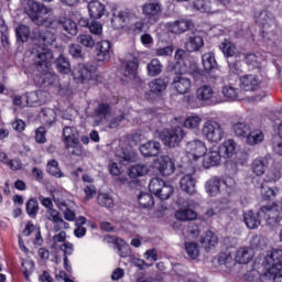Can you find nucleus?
<instances>
[{
  "mask_svg": "<svg viewBox=\"0 0 282 282\" xmlns=\"http://www.w3.org/2000/svg\"><path fill=\"white\" fill-rule=\"evenodd\" d=\"M142 14L152 21H158L162 14V4L160 2H147L141 7Z\"/></svg>",
  "mask_w": 282,
  "mask_h": 282,
  "instance_id": "obj_25",
  "label": "nucleus"
},
{
  "mask_svg": "<svg viewBox=\"0 0 282 282\" xmlns=\"http://www.w3.org/2000/svg\"><path fill=\"white\" fill-rule=\"evenodd\" d=\"M240 61H246L248 65H251L252 67H261V62L263 58L261 56H257L256 54H246L240 53Z\"/></svg>",
  "mask_w": 282,
  "mask_h": 282,
  "instance_id": "obj_49",
  "label": "nucleus"
},
{
  "mask_svg": "<svg viewBox=\"0 0 282 282\" xmlns=\"http://www.w3.org/2000/svg\"><path fill=\"white\" fill-rule=\"evenodd\" d=\"M134 21H138V13L135 10L126 9L119 11L117 14L113 13L111 18V25L113 30H124V28H129Z\"/></svg>",
  "mask_w": 282,
  "mask_h": 282,
  "instance_id": "obj_9",
  "label": "nucleus"
},
{
  "mask_svg": "<svg viewBox=\"0 0 282 282\" xmlns=\"http://www.w3.org/2000/svg\"><path fill=\"white\" fill-rule=\"evenodd\" d=\"M181 74H189L194 78H198L200 75L199 67L197 66V62L193 59H186L184 65L180 68Z\"/></svg>",
  "mask_w": 282,
  "mask_h": 282,
  "instance_id": "obj_38",
  "label": "nucleus"
},
{
  "mask_svg": "<svg viewBox=\"0 0 282 282\" xmlns=\"http://www.w3.org/2000/svg\"><path fill=\"white\" fill-rule=\"evenodd\" d=\"M26 213L30 217H36L39 213V200L31 198L26 203Z\"/></svg>",
  "mask_w": 282,
  "mask_h": 282,
  "instance_id": "obj_63",
  "label": "nucleus"
},
{
  "mask_svg": "<svg viewBox=\"0 0 282 282\" xmlns=\"http://www.w3.org/2000/svg\"><path fill=\"white\" fill-rule=\"evenodd\" d=\"M281 180V165L274 164L267 173V182H279Z\"/></svg>",
  "mask_w": 282,
  "mask_h": 282,
  "instance_id": "obj_55",
  "label": "nucleus"
},
{
  "mask_svg": "<svg viewBox=\"0 0 282 282\" xmlns=\"http://www.w3.org/2000/svg\"><path fill=\"white\" fill-rule=\"evenodd\" d=\"M264 272L261 274L257 270H252L246 274L247 281H275L282 282V249L273 248L265 254Z\"/></svg>",
  "mask_w": 282,
  "mask_h": 282,
  "instance_id": "obj_1",
  "label": "nucleus"
},
{
  "mask_svg": "<svg viewBox=\"0 0 282 282\" xmlns=\"http://www.w3.org/2000/svg\"><path fill=\"white\" fill-rule=\"evenodd\" d=\"M206 151H208L206 142L199 139L189 141L185 145V155L189 162H198Z\"/></svg>",
  "mask_w": 282,
  "mask_h": 282,
  "instance_id": "obj_12",
  "label": "nucleus"
},
{
  "mask_svg": "<svg viewBox=\"0 0 282 282\" xmlns=\"http://www.w3.org/2000/svg\"><path fill=\"white\" fill-rule=\"evenodd\" d=\"M150 87V91H152V94H162L163 91H166V87H169V85L166 84V82L162 78H158L152 80L149 84Z\"/></svg>",
  "mask_w": 282,
  "mask_h": 282,
  "instance_id": "obj_50",
  "label": "nucleus"
},
{
  "mask_svg": "<svg viewBox=\"0 0 282 282\" xmlns=\"http://www.w3.org/2000/svg\"><path fill=\"white\" fill-rule=\"evenodd\" d=\"M200 243L205 250H213L219 243V238L213 231H206L200 236Z\"/></svg>",
  "mask_w": 282,
  "mask_h": 282,
  "instance_id": "obj_34",
  "label": "nucleus"
},
{
  "mask_svg": "<svg viewBox=\"0 0 282 282\" xmlns=\"http://www.w3.org/2000/svg\"><path fill=\"white\" fill-rule=\"evenodd\" d=\"M153 166L163 177H169V175L175 173V163H173V160L169 155L160 156L154 161Z\"/></svg>",
  "mask_w": 282,
  "mask_h": 282,
  "instance_id": "obj_16",
  "label": "nucleus"
},
{
  "mask_svg": "<svg viewBox=\"0 0 282 282\" xmlns=\"http://www.w3.org/2000/svg\"><path fill=\"white\" fill-rule=\"evenodd\" d=\"M42 116L44 118L43 121L46 124H52L56 120V112H54V110H52L50 108L42 110Z\"/></svg>",
  "mask_w": 282,
  "mask_h": 282,
  "instance_id": "obj_64",
  "label": "nucleus"
},
{
  "mask_svg": "<svg viewBox=\"0 0 282 282\" xmlns=\"http://www.w3.org/2000/svg\"><path fill=\"white\" fill-rule=\"evenodd\" d=\"M138 202L141 208H153V205L155 204L153 196L144 192L138 196Z\"/></svg>",
  "mask_w": 282,
  "mask_h": 282,
  "instance_id": "obj_53",
  "label": "nucleus"
},
{
  "mask_svg": "<svg viewBox=\"0 0 282 282\" xmlns=\"http://www.w3.org/2000/svg\"><path fill=\"white\" fill-rule=\"evenodd\" d=\"M96 62L98 65H105L106 63H109L111 58V43L109 41H100L96 45Z\"/></svg>",
  "mask_w": 282,
  "mask_h": 282,
  "instance_id": "obj_18",
  "label": "nucleus"
},
{
  "mask_svg": "<svg viewBox=\"0 0 282 282\" xmlns=\"http://www.w3.org/2000/svg\"><path fill=\"white\" fill-rule=\"evenodd\" d=\"M64 144H72L78 142V130L74 127H64L63 129Z\"/></svg>",
  "mask_w": 282,
  "mask_h": 282,
  "instance_id": "obj_43",
  "label": "nucleus"
},
{
  "mask_svg": "<svg viewBox=\"0 0 282 282\" xmlns=\"http://www.w3.org/2000/svg\"><path fill=\"white\" fill-rule=\"evenodd\" d=\"M221 188V180L217 176L212 177L205 184V191L210 197H217Z\"/></svg>",
  "mask_w": 282,
  "mask_h": 282,
  "instance_id": "obj_36",
  "label": "nucleus"
},
{
  "mask_svg": "<svg viewBox=\"0 0 282 282\" xmlns=\"http://www.w3.org/2000/svg\"><path fill=\"white\" fill-rule=\"evenodd\" d=\"M260 193L263 199H272L275 195H279V188L268 187V185L260 186Z\"/></svg>",
  "mask_w": 282,
  "mask_h": 282,
  "instance_id": "obj_58",
  "label": "nucleus"
},
{
  "mask_svg": "<svg viewBox=\"0 0 282 282\" xmlns=\"http://www.w3.org/2000/svg\"><path fill=\"white\" fill-rule=\"evenodd\" d=\"M162 62H160V59H151V62L147 66L148 75H150L151 77L160 76V74H162Z\"/></svg>",
  "mask_w": 282,
  "mask_h": 282,
  "instance_id": "obj_48",
  "label": "nucleus"
},
{
  "mask_svg": "<svg viewBox=\"0 0 282 282\" xmlns=\"http://www.w3.org/2000/svg\"><path fill=\"white\" fill-rule=\"evenodd\" d=\"M263 140H265V134H263V131L251 126V129L246 137L247 144H249V147H256V144H261Z\"/></svg>",
  "mask_w": 282,
  "mask_h": 282,
  "instance_id": "obj_29",
  "label": "nucleus"
},
{
  "mask_svg": "<svg viewBox=\"0 0 282 282\" xmlns=\"http://www.w3.org/2000/svg\"><path fill=\"white\" fill-rule=\"evenodd\" d=\"M56 67L59 74H69L72 72L69 61L63 55H59L56 59Z\"/></svg>",
  "mask_w": 282,
  "mask_h": 282,
  "instance_id": "obj_51",
  "label": "nucleus"
},
{
  "mask_svg": "<svg viewBox=\"0 0 282 282\" xmlns=\"http://www.w3.org/2000/svg\"><path fill=\"white\" fill-rule=\"evenodd\" d=\"M97 204H99L101 208H113V196L109 193H99L97 196Z\"/></svg>",
  "mask_w": 282,
  "mask_h": 282,
  "instance_id": "obj_47",
  "label": "nucleus"
},
{
  "mask_svg": "<svg viewBox=\"0 0 282 282\" xmlns=\"http://www.w3.org/2000/svg\"><path fill=\"white\" fill-rule=\"evenodd\" d=\"M282 203L262 206L257 214L252 210L243 213V221L250 230H257L261 226V219H265L268 226H279L282 219Z\"/></svg>",
  "mask_w": 282,
  "mask_h": 282,
  "instance_id": "obj_2",
  "label": "nucleus"
},
{
  "mask_svg": "<svg viewBox=\"0 0 282 282\" xmlns=\"http://www.w3.org/2000/svg\"><path fill=\"white\" fill-rule=\"evenodd\" d=\"M149 191L152 195L156 196L158 199H161V202H166V199H171L173 193H175V187L162 181V178L154 177L149 183Z\"/></svg>",
  "mask_w": 282,
  "mask_h": 282,
  "instance_id": "obj_8",
  "label": "nucleus"
},
{
  "mask_svg": "<svg viewBox=\"0 0 282 282\" xmlns=\"http://www.w3.org/2000/svg\"><path fill=\"white\" fill-rule=\"evenodd\" d=\"M219 50L223 52L224 56L230 57L236 56V58H240L241 53L237 52V46L230 42V40H224V42L219 45Z\"/></svg>",
  "mask_w": 282,
  "mask_h": 282,
  "instance_id": "obj_41",
  "label": "nucleus"
},
{
  "mask_svg": "<svg viewBox=\"0 0 282 282\" xmlns=\"http://www.w3.org/2000/svg\"><path fill=\"white\" fill-rule=\"evenodd\" d=\"M88 12L91 19H100L105 15V4L100 1H90L88 3Z\"/></svg>",
  "mask_w": 282,
  "mask_h": 282,
  "instance_id": "obj_40",
  "label": "nucleus"
},
{
  "mask_svg": "<svg viewBox=\"0 0 282 282\" xmlns=\"http://www.w3.org/2000/svg\"><path fill=\"white\" fill-rule=\"evenodd\" d=\"M193 10L200 12V14H217L219 10L215 9L213 0H194L192 2Z\"/></svg>",
  "mask_w": 282,
  "mask_h": 282,
  "instance_id": "obj_27",
  "label": "nucleus"
},
{
  "mask_svg": "<svg viewBox=\"0 0 282 282\" xmlns=\"http://www.w3.org/2000/svg\"><path fill=\"white\" fill-rule=\"evenodd\" d=\"M77 43L87 47V50H94L96 47V40L89 34H80L77 36Z\"/></svg>",
  "mask_w": 282,
  "mask_h": 282,
  "instance_id": "obj_54",
  "label": "nucleus"
},
{
  "mask_svg": "<svg viewBox=\"0 0 282 282\" xmlns=\"http://www.w3.org/2000/svg\"><path fill=\"white\" fill-rule=\"evenodd\" d=\"M73 78L76 83L88 85L90 80L96 78V68L89 64H78L73 68Z\"/></svg>",
  "mask_w": 282,
  "mask_h": 282,
  "instance_id": "obj_11",
  "label": "nucleus"
},
{
  "mask_svg": "<svg viewBox=\"0 0 282 282\" xmlns=\"http://www.w3.org/2000/svg\"><path fill=\"white\" fill-rule=\"evenodd\" d=\"M48 97L50 94L40 90L26 94L24 100L29 107H34V105H37L39 102H47Z\"/></svg>",
  "mask_w": 282,
  "mask_h": 282,
  "instance_id": "obj_30",
  "label": "nucleus"
},
{
  "mask_svg": "<svg viewBox=\"0 0 282 282\" xmlns=\"http://www.w3.org/2000/svg\"><path fill=\"white\" fill-rule=\"evenodd\" d=\"M231 128L236 138H248L252 126L248 124L246 121H236L231 124Z\"/></svg>",
  "mask_w": 282,
  "mask_h": 282,
  "instance_id": "obj_35",
  "label": "nucleus"
},
{
  "mask_svg": "<svg viewBox=\"0 0 282 282\" xmlns=\"http://www.w3.org/2000/svg\"><path fill=\"white\" fill-rule=\"evenodd\" d=\"M202 116L199 115H189L183 120V127L189 129L191 131H199L202 126Z\"/></svg>",
  "mask_w": 282,
  "mask_h": 282,
  "instance_id": "obj_39",
  "label": "nucleus"
},
{
  "mask_svg": "<svg viewBox=\"0 0 282 282\" xmlns=\"http://www.w3.org/2000/svg\"><path fill=\"white\" fill-rule=\"evenodd\" d=\"M174 51H175V46L167 45V46H158L154 52H155V56L169 58V56H173Z\"/></svg>",
  "mask_w": 282,
  "mask_h": 282,
  "instance_id": "obj_57",
  "label": "nucleus"
},
{
  "mask_svg": "<svg viewBox=\"0 0 282 282\" xmlns=\"http://www.w3.org/2000/svg\"><path fill=\"white\" fill-rule=\"evenodd\" d=\"M185 135L186 134L184 133V129L177 127L172 130H163L160 134V138L165 147L175 149V147H180Z\"/></svg>",
  "mask_w": 282,
  "mask_h": 282,
  "instance_id": "obj_10",
  "label": "nucleus"
},
{
  "mask_svg": "<svg viewBox=\"0 0 282 282\" xmlns=\"http://www.w3.org/2000/svg\"><path fill=\"white\" fill-rule=\"evenodd\" d=\"M45 217L48 221L55 224L54 230L58 232V230H67L69 228V223L65 221L61 216V213L54 208H50L45 213Z\"/></svg>",
  "mask_w": 282,
  "mask_h": 282,
  "instance_id": "obj_23",
  "label": "nucleus"
},
{
  "mask_svg": "<svg viewBox=\"0 0 282 282\" xmlns=\"http://www.w3.org/2000/svg\"><path fill=\"white\" fill-rule=\"evenodd\" d=\"M217 151L223 160H231V158L237 155V151H239V144H237L235 139H227L219 144Z\"/></svg>",
  "mask_w": 282,
  "mask_h": 282,
  "instance_id": "obj_17",
  "label": "nucleus"
},
{
  "mask_svg": "<svg viewBox=\"0 0 282 282\" xmlns=\"http://www.w3.org/2000/svg\"><path fill=\"white\" fill-rule=\"evenodd\" d=\"M15 34L19 41H22V43H25V41L30 39V28L25 25H20L17 28Z\"/></svg>",
  "mask_w": 282,
  "mask_h": 282,
  "instance_id": "obj_62",
  "label": "nucleus"
},
{
  "mask_svg": "<svg viewBox=\"0 0 282 282\" xmlns=\"http://www.w3.org/2000/svg\"><path fill=\"white\" fill-rule=\"evenodd\" d=\"M252 257H254V251H252V249L241 247L236 252L235 261L236 263L246 265V263H250L252 261Z\"/></svg>",
  "mask_w": 282,
  "mask_h": 282,
  "instance_id": "obj_33",
  "label": "nucleus"
},
{
  "mask_svg": "<svg viewBox=\"0 0 282 282\" xmlns=\"http://www.w3.org/2000/svg\"><path fill=\"white\" fill-rule=\"evenodd\" d=\"M47 172L50 175H53V177H63V173L61 169H58V161L56 160H52L47 163Z\"/></svg>",
  "mask_w": 282,
  "mask_h": 282,
  "instance_id": "obj_61",
  "label": "nucleus"
},
{
  "mask_svg": "<svg viewBox=\"0 0 282 282\" xmlns=\"http://www.w3.org/2000/svg\"><path fill=\"white\" fill-rule=\"evenodd\" d=\"M239 88L232 85H225L221 89L223 96L231 101L239 100Z\"/></svg>",
  "mask_w": 282,
  "mask_h": 282,
  "instance_id": "obj_46",
  "label": "nucleus"
},
{
  "mask_svg": "<svg viewBox=\"0 0 282 282\" xmlns=\"http://www.w3.org/2000/svg\"><path fill=\"white\" fill-rule=\"evenodd\" d=\"M202 64L206 72H212V69H215L217 67V59L215 58V53H204L202 56Z\"/></svg>",
  "mask_w": 282,
  "mask_h": 282,
  "instance_id": "obj_44",
  "label": "nucleus"
},
{
  "mask_svg": "<svg viewBox=\"0 0 282 282\" xmlns=\"http://www.w3.org/2000/svg\"><path fill=\"white\" fill-rule=\"evenodd\" d=\"M165 28L169 32H172V34H184V32H188V30L193 28V22L182 19L165 23Z\"/></svg>",
  "mask_w": 282,
  "mask_h": 282,
  "instance_id": "obj_24",
  "label": "nucleus"
},
{
  "mask_svg": "<svg viewBox=\"0 0 282 282\" xmlns=\"http://www.w3.org/2000/svg\"><path fill=\"white\" fill-rule=\"evenodd\" d=\"M58 23L67 34H70V36H76V34H78V26L74 20L64 17L59 19Z\"/></svg>",
  "mask_w": 282,
  "mask_h": 282,
  "instance_id": "obj_42",
  "label": "nucleus"
},
{
  "mask_svg": "<svg viewBox=\"0 0 282 282\" xmlns=\"http://www.w3.org/2000/svg\"><path fill=\"white\" fill-rule=\"evenodd\" d=\"M109 105L108 104H100L96 109H95V116L102 120H107V117L109 116Z\"/></svg>",
  "mask_w": 282,
  "mask_h": 282,
  "instance_id": "obj_60",
  "label": "nucleus"
},
{
  "mask_svg": "<svg viewBox=\"0 0 282 282\" xmlns=\"http://www.w3.org/2000/svg\"><path fill=\"white\" fill-rule=\"evenodd\" d=\"M149 165L139 163L131 165L127 173L132 180H135V177H144L145 175H149Z\"/></svg>",
  "mask_w": 282,
  "mask_h": 282,
  "instance_id": "obj_37",
  "label": "nucleus"
},
{
  "mask_svg": "<svg viewBox=\"0 0 282 282\" xmlns=\"http://www.w3.org/2000/svg\"><path fill=\"white\" fill-rule=\"evenodd\" d=\"M37 72L42 75V83H48L52 85L54 80H56V75L50 72V66L52 65V61H54V54L48 47L35 45L31 52Z\"/></svg>",
  "mask_w": 282,
  "mask_h": 282,
  "instance_id": "obj_3",
  "label": "nucleus"
},
{
  "mask_svg": "<svg viewBox=\"0 0 282 282\" xmlns=\"http://www.w3.org/2000/svg\"><path fill=\"white\" fill-rule=\"evenodd\" d=\"M39 43H43L44 45H52L54 41H56V35L48 30L41 31L39 33Z\"/></svg>",
  "mask_w": 282,
  "mask_h": 282,
  "instance_id": "obj_52",
  "label": "nucleus"
},
{
  "mask_svg": "<svg viewBox=\"0 0 282 282\" xmlns=\"http://www.w3.org/2000/svg\"><path fill=\"white\" fill-rule=\"evenodd\" d=\"M185 250L191 259L199 257V245L196 242H185Z\"/></svg>",
  "mask_w": 282,
  "mask_h": 282,
  "instance_id": "obj_59",
  "label": "nucleus"
},
{
  "mask_svg": "<svg viewBox=\"0 0 282 282\" xmlns=\"http://www.w3.org/2000/svg\"><path fill=\"white\" fill-rule=\"evenodd\" d=\"M160 151H162V145L158 141H148L140 147V152L144 158H155L160 155Z\"/></svg>",
  "mask_w": 282,
  "mask_h": 282,
  "instance_id": "obj_28",
  "label": "nucleus"
},
{
  "mask_svg": "<svg viewBox=\"0 0 282 282\" xmlns=\"http://www.w3.org/2000/svg\"><path fill=\"white\" fill-rule=\"evenodd\" d=\"M268 166H270V161L268 156H259L252 162V173H254V175H257L258 177H261V175L265 173Z\"/></svg>",
  "mask_w": 282,
  "mask_h": 282,
  "instance_id": "obj_31",
  "label": "nucleus"
},
{
  "mask_svg": "<svg viewBox=\"0 0 282 282\" xmlns=\"http://www.w3.org/2000/svg\"><path fill=\"white\" fill-rule=\"evenodd\" d=\"M193 87V84L191 80L182 75H177L174 77L172 82V89L174 91H177V94L184 95L188 94Z\"/></svg>",
  "mask_w": 282,
  "mask_h": 282,
  "instance_id": "obj_26",
  "label": "nucleus"
},
{
  "mask_svg": "<svg viewBox=\"0 0 282 282\" xmlns=\"http://www.w3.org/2000/svg\"><path fill=\"white\" fill-rule=\"evenodd\" d=\"M53 199H54V203L56 204L57 208H59V210H62V213L64 215V219H66V221H75L76 220V213H74V210H72V206L74 205V203L66 202L63 198H58L56 196V194H53Z\"/></svg>",
  "mask_w": 282,
  "mask_h": 282,
  "instance_id": "obj_20",
  "label": "nucleus"
},
{
  "mask_svg": "<svg viewBox=\"0 0 282 282\" xmlns=\"http://www.w3.org/2000/svg\"><path fill=\"white\" fill-rule=\"evenodd\" d=\"M138 58L128 57L127 61L122 63L123 78H126V80H135V78H138Z\"/></svg>",
  "mask_w": 282,
  "mask_h": 282,
  "instance_id": "obj_22",
  "label": "nucleus"
},
{
  "mask_svg": "<svg viewBox=\"0 0 282 282\" xmlns=\"http://www.w3.org/2000/svg\"><path fill=\"white\" fill-rule=\"evenodd\" d=\"M197 178L195 177V167H189V171H187L180 181L181 189L184 193H187V195H195L197 192L196 189Z\"/></svg>",
  "mask_w": 282,
  "mask_h": 282,
  "instance_id": "obj_14",
  "label": "nucleus"
},
{
  "mask_svg": "<svg viewBox=\"0 0 282 282\" xmlns=\"http://www.w3.org/2000/svg\"><path fill=\"white\" fill-rule=\"evenodd\" d=\"M202 135L212 144H219L226 138V130L221 123L215 120H207L203 123Z\"/></svg>",
  "mask_w": 282,
  "mask_h": 282,
  "instance_id": "obj_7",
  "label": "nucleus"
},
{
  "mask_svg": "<svg viewBox=\"0 0 282 282\" xmlns=\"http://www.w3.org/2000/svg\"><path fill=\"white\" fill-rule=\"evenodd\" d=\"M253 19L256 23L262 28L261 36L263 41H271L274 39V30H276V22L274 14L268 10L256 11Z\"/></svg>",
  "mask_w": 282,
  "mask_h": 282,
  "instance_id": "obj_5",
  "label": "nucleus"
},
{
  "mask_svg": "<svg viewBox=\"0 0 282 282\" xmlns=\"http://www.w3.org/2000/svg\"><path fill=\"white\" fill-rule=\"evenodd\" d=\"M196 206H197V203L193 200H187L183 205V207H180L175 212V219H177L178 221H193L197 219V213L193 210V208H195Z\"/></svg>",
  "mask_w": 282,
  "mask_h": 282,
  "instance_id": "obj_15",
  "label": "nucleus"
},
{
  "mask_svg": "<svg viewBox=\"0 0 282 282\" xmlns=\"http://www.w3.org/2000/svg\"><path fill=\"white\" fill-rule=\"evenodd\" d=\"M66 149H68L70 155H77L78 158L85 153V148L80 144V140L75 141L74 143H68Z\"/></svg>",
  "mask_w": 282,
  "mask_h": 282,
  "instance_id": "obj_56",
  "label": "nucleus"
},
{
  "mask_svg": "<svg viewBox=\"0 0 282 282\" xmlns=\"http://www.w3.org/2000/svg\"><path fill=\"white\" fill-rule=\"evenodd\" d=\"M115 158L121 164H127V162H133L135 160V153L124 142H120L119 147L115 149Z\"/></svg>",
  "mask_w": 282,
  "mask_h": 282,
  "instance_id": "obj_21",
  "label": "nucleus"
},
{
  "mask_svg": "<svg viewBox=\"0 0 282 282\" xmlns=\"http://www.w3.org/2000/svg\"><path fill=\"white\" fill-rule=\"evenodd\" d=\"M109 173L112 175V177H116L119 184H127L129 182L126 176H122V169H120L116 162L109 164Z\"/></svg>",
  "mask_w": 282,
  "mask_h": 282,
  "instance_id": "obj_45",
  "label": "nucleus"
},
{
  "mask_svg": "<svg viewBox=\"0 0 282 282\" xmlns=\"http://www.w3.org/2000/svg\"><path fill=\"white\" fill-rule=\"evenodd\" d=\"M219 164H221V154H219V150L215 148L207 149L203 154V169H213L219 166Z\"/></svg>",
  "mask_w": 282,
  "mask_h": 282,
  "instance_id": "obj_19",
  "label": "nucleus"
},
{
  "mask_svg": "<svg viewBox=\"0 0 282 282\" xmlns=\"http://www.w3.org/2000/svg\"><path fill=\"white\" fill-rule=\"evenodd\" d=\"M217 93L213 86L202 85L196 89L195 95L187 96V104L192 109H197V107H199V102H221L219 98L215 97Z\"/></svg>",
  "mask_w": 282,
  "mask_h": 282,
  "instance_id": "obj_6",
  "label": "nucleus"
},
{
  "mask_svg": "<svg viewBox=\"0 0 282 282\" xmlns=\"http://www.w3.org/2000/svg\"><path fill=\"white\" fill-rule=\"evenodd\" d=\"M22 4L24 7V12L30 17L33 23H36V25H46V28H54V22H47V20L41 18L45 14H50L52 9L34 0L22 1Z\"/></svg>",
  "mask_w": 282,
  "mask_h": 282,
  "instance_id": "obj_4",
  "label": "nucleus"
},
{
  "mask_svg": "<svg viewBox=\"0 0 282 282\" xmlns=\"http://www.w3.org/2000/svg\"><path fill=\"white\" fill-rule=\"evenodd\" d=\"M239 85L243 91H259L263 87V76L257 74L243 75L239 79Z\"/></svg>",
  "mask_w": 282,
  "mask_h": 282,
  "instance_id": "obj_13",
  "label": "nucleus"
},
{
  "mask_svg": "<svg viewBox=\"0 0 282 282\" xmlns=\"http://www.w3.org/2000/svg\"><path fill=\"white\" fill-rule=\"evenodd\" d=\"M185 47L187 52H199L204 47V37L199 33H193L186 41Z\"/></svg>",
  "mask_w": 282,
  "mask_h": 282,
  "instance_id": "obj_32",
  "label": "nucleus"
}]
</instances>
